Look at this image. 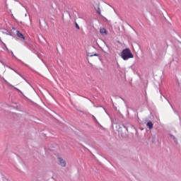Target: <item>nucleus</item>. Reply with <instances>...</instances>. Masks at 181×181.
Wrapping results in <instances>:
<instances>
[{
	"label": "nucleus",
	"mask_w": 181,
	"mask_h": 181,
	"mask_svg": "<svg viewBox=\"0 0 181 181\" xmlns=\"http://www.w3.org/2000/svg\"><path fill=\"white\" fill-rule=\"evenodd\" d=\"M90 57H93V56H96V57H98V54H94L93 55H89Z\"/></svg>",
	"instance_id": "obj_10"
},
{
	"label": "nucleus",
	"mask_w": 181,
	"mask_h": 181,
	"mask_svg": "<svg viewBox=\"0 0 181 181\" xmlns=\"http://www.w3.org/2000/svg\"><path fill=\"white\" fill-rule=\"evenodd\" d=\"M121 57L123 60H129V59H134V54L129 48H126L122 52Z\"/></svg>",
	"instance_id": "obj_1"
},
{
	"label": "nucleus",
	"mask_w": 181,
	"mask_h": 181,
	"mask_svg": "<svg viewBox=\"0 0 181 181\" xmlns=\"http://www.w3.org/2000/svg\"><path fill=\"white\" fill-rule=\"evenodd\" d=\"M96 12L98 13V15H101V9L99 7L96 9Z\"/></svg>",
	"instance_id": "obj_8"
},
{
	"label": "nucleus",
	"mask_w": 181,
	"mask_h": 181,
	"mask_svg": "<svg viewBox=\"0 0 181 181\" xmlns=\"http://www.w3.org/2000/svg\"><path fill=\"white\" fill-rule=\"evenodd\" d=\"M57 159L60 166H62V168H66V165H67V163H66V160L63 159V158L62 157H58Z\"/></svg>",
	"instance_id": "obj_2"
},
{
	"label": "nucleus",
	"mask_w": 181,
	"mask_h": 181,
	"mask_svg": "<svg viewBox=\"0 0 181 181\" xmlns=\"http://www.w3.org/2000/svg\"><path fill=\"white\" fill-rule=\"evenodd\" d=\"M100 32L103 36L107 35V30L105 28H100Z\"/></svg>",
	"instance_id": "obj_5"
},
{
	"label": "nucleus",
	"mask_w": 181,
	"mask_h": 181,
	"mask_svg": "<svg viewBox=\"0 0 181 181\" xmlns=\"http://www.w3.org/2000/svg\"><path fill=\"white\" fill-rule=\"evenodd\" d=\"M76 28L78 30H80V26L78 25V24H77V23H76Z\"/></svg>",
	"instance_id": "obj_9"
},
{
	"label": "nucleus",
	"mask_w": 181,
	"mask_h": 181,
	"mask_svg": "<svg viewBox=\"0 0 181 181\" xmlns=\"http://www.w3.org/2000/svg\"><path fill=\"white\" fill-rule=\"evenodd\" d=\"M16 35L18 37H20L21 39H23V40H25V36L21 32L17 31Z\"/></svg>",
	"instance_id": "obj_4"
},
{
	"label": "nucleus",
	"mask_w": 181,
	"mask_h": 181,
	"mask_svg": "<svg viewBox=\"0 0 181 181\" xmlns=\"http://www.w3.org/2000/svg\"><path fill=\"white\" fill-rule=\"evenodd\" d=\"M146 125L149 129H152L153 128V123H152V122H148Z\"/></svg>",
	"instance_id": "obj_6"
},
{
	"label": "nucleus",
	"mask_w": 181,
	"mask_h": 181,
	"mask_svg": "<svg viewBox=\"0 0 181 181\" xmlns=\"http://www.w3.org/2000/svg\"><path fill=\"white\" fill-rule=\"evenodd\" d=\"M4 69H5V65L3 63H0V71H3Z\"/></svg>",
	"instance_id": "obj_7"
},
{
	"label": "nucleus",
	"mask_w": 181,
	"mask_h": 181,
	"mask_svg": "<svg viewBox=\"0 0 181 181\" xmlns=\"http://www.w3.org/2000/svg\"><path fill=\"white\" fill-rule=\"evenodd\" d=\"M22 81H23V78L21 76H18L15 79L14 83L16 86H19V84H22Z\"/></svg>",
	"instance_id": "obj_3"
},
{
	"label": "nucleus",
	"mask_w": 181,
	"mask_h": 181,
	"mask_svg": "<svg viewBox=\"0 0 181 181\" xmlns=\"http://www.w3.org/2000/svg\"><path fill=\"white\" fill-rule=\"evenodd\" d=\"M93 118H94L95 119H95V117H94V116H93Z\"/></svg>",
	"instance_id": "obj_11"
}]
</instances>
